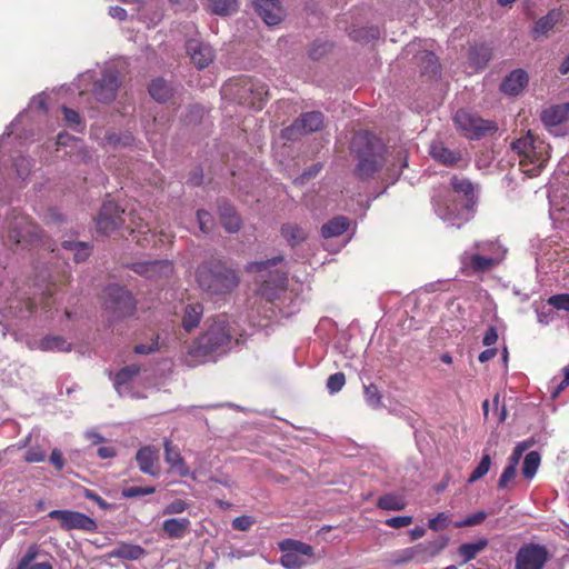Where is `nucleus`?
Returning a JSON list of instances; mask_svg holds the SVG:
<instances>
[{
  "label": "nucleus",
  "mask_w": 569,
  "mask_h": 569,
  "mask_svg": "<svg viewBox=\"0 0 569 569\" xmlns=\"http://www.w3.org/2000/svg\"><path fill=\"white\" fill-rule=\"evenodd\" d=\"M119 84L118 71L106 70L101 79L94 83L93 94L98 101L109 103L116 98Z\"/></svg>",
  "instance_id": "obj_16"
},
{
  "label": "nucleus",
  "mask_w": 569,
  "mask_h": 569,
  "mask_svg": "<svg viewBox=\"0 0 569 569\" xmlns=\"http://www.w3.org/2000/svg\"><path fill=\"white\" fill-rule=\"evenodd\" d=\"M124 214V210L114 201L103 202L96 219L98 232L108 236L120 229L126 223Z\"/></svg>",
  "instance_id": "obj_11"
},
{
  "label": "nucleus",
  "mask_w": 569,
  "mask_h": 569,
  "mask_svg": "<svg viewBox=\"0 0 569 569\" xmlns=\"http://www.w3.org/2000/svg\"><path fill=\"white\" fill-rule=\"evenodd\" d=\"M491 466V458L489 455H483L478 466L473 469L468 478L469 483H473L481 479L489 471Z\"/></svg>",
  "instance_id": "obj_49"
},
{
  "label": "nucleus",
  "mask_w": 569,
  "mask_h": 569,
  "mask_svg": "<svg viewBox=\"0 0 569 569\" xmlns=\"http://www.w3.org/2000/svg\"><path fill=\"white\" fill-rule=\"evenodd\" d=\"M350 152L357 158L353 174L361 181L372 179L387 164L388 148L370 131L362 130L353 134Z\"/></svg>",
  "instance_id": "obj_1"
},
{
  "label": "nucleus",
  "mask_w": 569,
  "mask_h": 569,
  "mask_svg": "<svg viewBox=\"0 0 569 569\" xmlns=\"http://www.w3.org/2000/svg\"><path fill=\"white\" fill-rule=\"evenodd\" d=\"M412 521H413V518L411 516H397V517L388 518L385 521V523L388 527L399 529V528H403V527L411 525Z\"/></svg>",
  "instance_id": "obj_64"
},
{
  "label": "nucleus",
  "mask_w": 569,
  "mask_h": 569,
  "mask_svg": "<svg viewBox=\"0 0 569 569\" xmlns=\"http://www.w3.org/2000/svg\"><path fill=\"white\" fill-rule=\"evenodd\" d=\"M39 552L40 548L38 545H30L14 569H53L50 562H34Z\"/></svg>",
  "instance_id": "obj_32"
},
{
  "label": "nucleus",
  "mask_w": 569,
  "mask_h": 569,
  "mask_svg": "<svg viewBox=\"0 0 569 569\" xmlns=\"http://www.w3.org/2000/svg\"><path fill=\"white\" fill-rule=\"evenodd\" d=\"M365 398H366V401L372 406V407H378L380 406L381 403V395H380V391L378 389V387L373 383H370L368 386H365Z\"/></svg>",
  "instance_id": "obj_54"
},
{
  "label": "nucleus",
  "mask_w": 569,
  "mask_h": 569,
  "mask_svg": "<svg viewBox=\"0 0 569 569\" xmlns=\"http://www.w3.org/2000/svg\"><path fill=\"white\" fill-rule=\"evenodd\" d=\"M257 14L268 26L280 23L284 17V10L280 0H252Z\"/></svg>",
  "instance_id": "obj_17"
},
{
  "label": "nucleus",
  "mask_w": 569,
  "mask_h": 569,
  "mask_svg": "<svg viewBox=\"0 0 569 569\" xmlns=\"http://www.w3.org/2000/svg\"><path fill=\"white\" fill-rule=\"evenodd\" d=\"M421 73L430 78L437 77L440 72L438 57L431 51H423L418 57Z\"/></svg>",
  "instance_id": "obj_35"
},
{
  "label": "nucleus",
  "mask_w": 569,
  "mask_h": 569,
  "mask_svg": "<svg viewBox=\"0 0 569 569\" xmlns=\"http://www.w3.org/2000/svg\"><path fill=\"white\" fill-rule=\"evenodd\" d=\"M430 156L446 167L457 166L462 160V152L459 149H449L441 141L431 143Z\"/></svg>",
  "instance_id": "obj_24"
},
{
  "label": "nucleus",
  "mask_w": 569,
  "mask_h": 569,
  "mask_svg": "<svg viewBox=\"0 0 569 569\" xmlns=\"http://www.w3.org/2000/svg\"><path fill=\"white\" fill-rule=\"evenodd\" d=\"M323 127V114L319 111L302 113L291 126L282 130V137L296 140L302 134L312 133Z\"/></svg>",
  "instance_id": "obj_12"
},
{
  "label": "nucleus",
  "mask_w": 569,
  "mask_h": 569,
  "mask_svg": "<svg viewBox=\"0 0 569 569\" xmlns=\"http://www.w3.org/2000/svg\"><path fill=\"white\" fill-rule=\"evenodd\" d=\"M148 91L150 96L160 103L169 101L173 96L172 86L163 78L153 79L148 87Z\"/></svg>",
  "instance_id": "obj_33"
},
{
  "label": "nucleus",
  "mask_w": 569,
  "mask_h": 569,
  "mask_svg": "<svg viewBox=\"0 0 569 569\" xmlns=\"http://www.w3.org/2000/svg\"><path fill=\"white\" fill-rule=\"evenodd\" d=\"M281 565L287 569H300L313 557V548L302 541L286 539L279 543Z\"/></svg>",
  "instance_id": "obj_9"
},
{
  "label": "nucleus",
  "mask_w": 569,
  "mask_h": 569,
  "mask_svg": "<svg viewBox=\"0 0 569 569\" xmlns=\"http://www.w3.org/2000/svg\"><path fill=\"white\" fill-rule=\"evenodd\" d=\"M488 546L486 538H480L476 542L462 543L458 548V553L462 558V563H467L475 559L479 552L485 550Z\"/></svg>",
  "instance_id": "obj_36"
},
{
  "label": "nucleus",
  "mask_w": 569,
  "mask_h": 569,
  "mask_svg": "<svg viewBox=\"0 0 569 569\" xmlns=\"http://www.w3.org/2000/svg\"><path fill=\"white\" fill-rule=\"evenodd\" d=\"M140 372V368L137 365H131L120 369L114 377V385L117 387L128 383L134 376Z\"/></svg>",
  "instance_id": "obj_48"
},
{
  "label": "nucleus",
  "mask_w": 569,
  "mask_h": 569,
  "mask_svg": "<svg viewBox=\"0 0 569 569\" xmlns=\"http://www.w3.org/2000/svg\"><path fill=\"white\" fill-rule=\"evenodd\" d=\"M547 302L555 309L569 311V293L553 295Z\"/></svg>",
  "instance_id": "obj_58"
},
{
  "label": "nucleus",
  "mask_w": 569,
  "mask_h": 569,
  "mask_svg": "<svg viewBox=\"0 0 569 569\" xmlns=\"http://www.w3.org/2000/svg\"><path fill=\"white\" fill-rule=\"evenodd\" d=\"M209 10L213 14L230 16L238 10L237 0H210Z\"/></svg>",
  "instance_id": "obj_43"
},
{
  "label": "nucleus",
  "mask_w": 569,
  "mask_h": 569,
  "mask_svg": "<svg viewBox=\"0 0 569 569\" xmlns=\"http://www.w3.org/2000/svg\"><path fill=\"white\" fill-rule=\"evenodd\" d=\"M189 508V503L183 499H174L163 509V515H178L184 512Z\"/></svg>",
  "instance_id": "obj_59"
},
{
  "label": "nucleus",
  "mask_w": 569,
  "mask_h": 569,
  "mask_svg": "<svg viewBox=\"0 0 569 569\" xmlns=\"http://www.w3.org/2000/svg\"><path fill=\"white\" fill-rule=\"evenodd\" d=\"M186 49L198 69L207 68L213 61L212 48L197 39L188 40Z\"/></svg>",
  "instance_id": "obj_21"
},
{
  "label": "nucleus",
  "mask_w": 569,
  "mask_h": 569,
  "mask_svg": "<svg viewBox=\"0 0 569 569\" xmlns=\"http://www.w3.org/2000/svg\"><path fill=\"white\" fill-rule=\"evenodd\" d=\"M84 498L96 502L102 510L112 509V505L102 499L97 492L91 489L84 488L82 491Z\"/></svg>",
  "instance_id": "obj_61"
},
{
  "label": "nucleus",
  "mask_w": 569,
  "mask_h": 569,
  "mask_svg": "<svg viewBox=\"0 0 569 569\" xmlns=\"http://www.w3.org/2000/svg\"><path fill=\"white\" fill-rule=\"evenodd\" d=\"M48 517L58 520L60 528L64 531L94 532L98 528L94 519L79 511L54 509L48 513Z\"/></svg>",
  "instance_id": "obj_10"
},
{
  "label": "nucleus",
  "mask_w": 569,
  "mask_h": 569,
  "mask_svg": "<svg viewBox=\"0 0 569 569\" xmlns=\"http://www.w3.org/2000/svg\"><path fill=\"white\" fill-rule=\"evenodd\" d=\"M511 149L518 156L522 171L530 177L539 174L549 158L543 143H537L530 131L512 141Z\"/></svg>",
  "instance_id": "obj_4"
},
{
  "label": "nucleus",
  "mask_w": 569,
  "mask_h": 569,
  "mask_svg": "<svg viewBox=\"0 0 569 569\" xmlns=\"http://www.w3.org/2000/svg\"><path fill=\"white\" fill-rule=\"evenodd\" d=\"M46 459V451L40 447H31L27 450L24 460L29 463L42 462Z\"/></svg>",
  "instance_id": "obj_62"
},
{
  "label": "nucleus",
  "mask_w": 569,
  "mask_h": 569,
  "mask_svg": "<svg viewBox=\"0 0 569 569\" xmlns=\"http://www.w3.org/2000/svg\"><path fill=\"white\" fill-rule=\"evenodd\" d=\"M433 207L440 219L457 227L469 221L475 211V206L458 199L450 190L439 191L433 197Z\"/></svg>",
  "instance_id": "obj_5"
},
{
  "label": "nucleus",
  "mask_w": 569,
  "mask_h": 569,
  "mask_svg": "<svg viewBox=\"0 0 569 569\" xmlns=\"http://www.w3.org/2000/svg\"><path fill=\"white\" fill-rule=\"evenodd\" d=\"M492 50L485 43L471 46L468 52V64L475 71L485 69L491 60Z\"/></svg>",
  "instance_id": "obj_27"
},
{
  "label": "nucleus",
  "mask_w": 569,
  "mask_h": 569,
  "mask_svg": "<svg viewBox=\"0 0 569 569\" xmlns=\"http://www.w3.org/2000/svg\"><path fill=\"white\" fill-rule=\"evenodd\" d=\"M540 119L546 127H557L566 122L569 119V102L546 108Z\"/></svg>",
  "instance_id": "obj_26"
},
{
  "label": "nucleus",
  "mask_w": 569,
  "mask_h": 569,
  "mask_svg": "<svg viewBox=\"0 0 569 569\" xmlns=\"http://www.w3.org/2000/svg\"><path fill=\"white\" fill-rule=\"evenodd\" d=\"M529 76L523 69L511 71L502 81L500 89L511 96H518L527 87Z\"/></svg>",
  "instance_id": "obj_25"
},
{
  "label": "nucleus",
  "mask_w": 569,
  "mask_h": 569,
  "mask_svg": "<svg viewBox=\"0 0 569 569\" xmlns=\"http://www.w3.org/2000/svg\"><path fill=\"white\" fill-rule=\"evenodd\" d=\"M228 89L232 92L239 104L253 110H261L267 101V86L250 78L234 79L228 83Z\"/></svg>",
  "instance_id": "obj_6"
},
{
  "label": "nucleus",
  "mask_w": 569,
  "mask_h": 569,
  "mask_svg": "<svg viewBox=\"0 0 569 569\" xmlns=\"http://www.w3.org/2000/svg\"><path fill=\"white\" fill-rule=\"evenodd\" d=\"M196 282L211 297L232 293L240 284L239 271L221 259L202 261L196 270Z\"/></svg>",
  "instance_id": "obj_2"
},
{
  "label": "nucleus",
  "mask_w": 569,
  "mask_h": 569,
  "mask_svg": "<svg viewBox=\"0 0 569 569\" xmlns=\"http://www.w3.org/2000/svg\"><path fill=\"white\" fill-rule=\"evenodd\" d=\"M547 559L548 552L545 547L526 545L517 552L516 569H542Z\"/></svg>",
  "instance_id": "obj_14"
},
{
  "label": "nucleus",
  "mask_w": 569,
  "mask_h": 569,
  "mask_svg": "<svg viewBox=\"0 0 569 569\" xmlns=\"http://www.w3.org/2000/svg\"><path fill=\"white\" fill-rule=\"evenodd\" d=\"M461 270L465 273L486 272L497 264V261L491 257L481 256L479 253L463 252L460 256Z\"/></svg>",
  "instance_id": "obj_22"
},
{
  "label": "nucleus",
  "mask_w": 569,
  "mask_h": 569,
  "mask_svg": "<svg viewBox=\"0 0 569 569\" xmlns=\"http://www.w3.org/2000/svg\"><path fill=\"white\" fill-rule=\"evenodd\" d=\"M453 121L457 128L468 139H480L498 130V126L495 121L485 120L465 109H460L456 112Z\"/></svg>",
  "instance_id": "obj_8"
},
{
  "label": "nucleus",
  "mask_w": 569,
  "mask_h": 569,
  "mask_svg": "<svg viewBox=\"0 0 569 569\" xmlns=\"http://www.w3.org/2000/svg\"><path fill=\"white\" fill-rule=\"evenodd\" d=\"M422 543H418L413 547L406 548L400 551L399 558L395 561L396 565L405 563L411 560H417L420 562V558L422 557Z\"/></svg>",
  "instance_id": "obj_47"
},
{
  "label": "nucleus",
  "mask_w": 569,
  "mask_h": 569,
  "mask_svg": "<svg viewBox=\"0 0 569 569\" xmlns=\"http://www.w3.org/2000/svg\"><path fill=\"white\" fill-rule=\"evenodd\" d=\"M517 475V466L508 462V466L503 469L499 480H498V489H505L510 481L515 479Z\"/></svg>",
  "instance_id": "obj_56"
},
{
  "label": "nucleus",
  "mask_w": 569,
  "mask_h": 569,
  "mask_svg": "<svg viewBox=\"0 0 569 569\" xmlns=\"http://www.w3.org/2000/svg\"><path fill=\"white\" fill-rule=\"evenodd\" d=\"M281 234L291 247L303 242L308 234L303 228L296 223H284L281 227Z\"/></svg>",
  "instance_id": "obj_37"
},
{
  "label": "nucleus",
  "mask_w": 569,
  "mask_h": 569,
  "mask_svg": "<svg viewBox=\"0 0 569 569\" xmlns=\"http://www.w3.org/2000/svg\"><path fill=\"white\" fill-rule=\"evenodd\" d=\"M407 506V501L401 495L387 493L377 500V507L382 510L400 511Z\"/></svg>",
  "instance_id": "obj_41"
},
{
  "label": "nucleus",
  "mask_w": 569,
  "mask_h": 569,
  "mask_svg": "<svg viewBox=\"0 0 569 569\" xmlns=\"http://www.w3.org/2000/svg\"><path fill=\"white\" fill-rule=\"evenodd\" d=\"M190 525L188 518H170L163 521L162 530L170 539H181L189 531Z\"/></svg>",
  "instance_id": "obj_30"
},
{
  "label": "nucleus",
  "mask_w": 569,
  "mask_h": 569,
  "mask_svg": "<svg viewBox=\"0 0 569 569\" xmlns=\"http://www.w3.org/2000/svg\"><path fill=\"white\" fill-rule=\"evenodd\" d=\"M282 260H283L282 256H276L271 259H267V260H262V261H252V262H249L244 267V270L247 272H262L264 270H268L271 267L279 264Z\"/></svg>",
  "instance_id": "obj_46"
},
{
  "label": "nucleus",
  "mask_w": 569,
  "mask_h": 569,
  "mask_svg": "<svg viewBox=\"0 0 569 569\" xmlns=\"http://www.w3.org/2000/svg\"><path fill=\"white\" fill-rule=\"evenodd\" d=\"M159 458V449L154 446L141 447L136 453L139 470L152 477L160 475Z\"/></svg>",
  "instance_id": "obj_19"
},
{
  "label": "nucleus",
  "mask_w": 569,
  "mask_h": 569,
  "mask_svg": "<svg viewBox=\"0 0 569 569\" xmlns=\"http://www.w3.org/2000/svg\"><path fill=\"white\" fill-rule=\"evenodd\" d=\"M254 523V519L251 516H240L232 520V528L239 531H247Z\"/></svg>",
  "instance_id": "obj_63"
},
{
  "label": "nucleus",
  "mask_w": 569,
  "mask_h": 569,
  "mask_svg": "<svg viewBox=\"0 0 569 569\" xmlns=\"http://www.w3.org/2000/svg\"><path fill=\"white\" fill-rule=\"evenodd\" d=\"M144 552V549L138 545L121 543L111 551V556L124 560H138Z\"/></svg>",
  "instance_id": "obj_39"
},
{
  "label": "nucleus",
  "mask_w": 569,
  "mask_h": 569,
  "mask_svg": "<svg viewBox=\"0 0 569 569\" xmlns=\"http://www.w3.org/2000/svg\"><path fill=\"white\" fill-rule=\"evenodd\" d=\"M451 522L450 516L446 512H439L435 518L429 519L428 528L433 531L445 530Z\"/></svg>",
  "instance_id": "obj_51"
},
{
  "label": "nucleus",
  "mask_w": 569,
  "mask_h": 569,
  "mask_svg": "<svg viewBox=\"0 0 569 569\" xmlns=\"http://www.w3.org/2000/svg\"><path fill=\"white\" fill-rule=\"evenodd\" d=\"M450 186L455 193L463 196L462 200L468 202L469 206H477L478 197L476 187L469 179L453 176L450 180Z\"/></svg>",
  "instance_id": "obj_28"
},
{
  "label": "nucleus",
  "mask_w": 569,
  "mask_h": 569,
  "mask_svg": "<svg viewBox=\"0 0 569 569\" xmlns=\"http://www.w3.org/2000/svg\"><path fill=\"white\" fill-rule=\"evenodd\" d=\"M218 209L223 228L230 233L238 232L241 228L242 221L236 209L227 202L220 203Z\"/></svg>",
  "instance_id": "obj_29"
},
{
  "label": "nucleus",
  "mask_w": 569,
  "mask_h": 569,
  "mask_svg": "<svg viewBox=\"0 0 569 569\" xmlns=\"http://www.w3.org/2000/svg\"><path fill=\"white\" fill-rule=\"evenodd\" d=\"M346 383V376L343 372H336L327 380V388L330 393L339 392Z\"/></svg>",
  "instance_id": "obj_53"
},
{
  "label": "nucleus",
  "mask_w": 569,
  "mask_h": 569,
  "mask_svg": "<svg viewBox=\"0 0 569 569\" xmlns=\"http://www.w3.org/2000/svg\"><path fill=\"white\" fill-rule=\"evenodd\" d=\"M540 465V455L537 451H530L526 455L522 466V475L527 479H531Z\"/></svg>",
  "instance_id": "obj_45"
},
{
  "label": "nucleus",
  "mask_w": 569,
  "mask_h": 569,
  "mask_svg": "<svg viewBox=\"0 0 569 569\" xmlns=\"http://www.w3.org/2000/svg\"><path fill=\"white\" fill-rule=\"evenodd\" d=\"M350 226V220L345 216H337L322 224L320 233L325 239L343 234Z\"/></svg>",
  "instance_id": "obj_31"
},
{
  "label": "nucleus",
  "mask_w": 569,
  "mask_h": 569,
  "mask_svg": "<svg viewBox=\"0 0 569 569\" xmlns=\"http://www.w3.org/2000/svg\"><path fill=\"white\" fill-rule=\"evenodd\" d=\"M199 228L203 233H209L214 227V219L210 212L200 209L197 211Z\"/></svg>",
  "instance_id": "obj_52"
},
{
  "label": "nucleus",
  "mask_w": 569,
  "mask_h": 569,
  "mask_svg": "<svg viewBox=\"0 0 569 569\" xmlns=\"http://www.w3.org/2000/svg\"><path fill=\"white\" fill-rule=\"evenodd\" d=\"M62 113H63L64 121L71 128H73L78 132H82L83 131V126H82V122H81L80 114L76 110L70 109L68 107H62Z\"/></svg>",
  "instance_id": "obj_50"
},
{
  "label": "nucleus",
  "mask_w": 569,
  "mask_h": 569,
  "mask_svg": "<svg viewBox=\"0 0 569 569\" xmlns=\"http://www.w3.org/2000/svg\"><path fill=\"white\" fill-rule=\"evenodd\" d=\"M563 18L565 13L561 8H553L549 10L545 16L535 22L531 29V37L535 40L547 37L549 32L552 31L556 26L563 20Z\"/></svg>",
  "instance_id": "obj_20"
},
{
  "label": "nucleus",
  "mask_w": 569,
  "mask_h": 569,
  "mask_svg": "<svg viewBox=\"0 0 569 569\" xmlns=\"http://www.w3.org/2000/svg\"><path fill=\"white\" fill-rule=\"evenodd\" d=\"M62 248L73 252V260L76 262L86 261L91 254L92 248L87 242L80 241H63L61 243Z\"/></svg>",
  "instance_id": "obj_42"
},
{
  "label": "nucleus",
  "mask_w": 569,
  "mask_h": 569,
  "mask_svg": "<svg viewBox=\"0 0 569 569\" xmlns=\"http://www.w3.org/2000/svg\"><path fill=\"white\" fill-rule=\"evenodd\" d=\"M127 217L130 223L126 226L127 231L132 236V239L141 247H147L154 234L143 220L136 216L133 211L129 212Z\"/></svg>",
  "instance_id": "obj_23"
},
{
  "label": "nucleus",
  "mask_w": 569,
  "mask_h": 569,
  "mask_svg": "<svg viewBox=\"0 0 569 569\" xmlns=\"http://www.w3.org/2000/svg\"><path fill=\"white\" fill-rule=\"evenodd\" d=\"M164 460L171 472L177 473L181 478L191 476L190 468L182 457L178 446L173 445L170 439L163 440Z\"/></svg>",
  "instance_id": "obj_18"
},
{
  "label": "nucleus",
  "mask_w": 569,
  "mask_h": 569,
  "mask_svg": "<svg viewBox=\"0 0 569 569\" xmlns=\"http://www.w3.org/2000/svg\"><path fill=\"white\" fill-rule=\"evenodd\" d=\"M288 278L282 271L276 270L269 273V279L264 280L258 289L257 295L260 300L272 303L282 292L287 290Z\"/></svg>",
  "instance_id": "obj_15"
},
{
  "label": "nucleus",
  "mask_w": 569,
  "mask_h": 569,
  "mask_svg": "<svg viewBox=\"0 0 569 569\" xmlns=\"http://www.w3.org/2000/svg\"><path fill=\"white\" fill-rule=\"evenodd\" d=\"M156 491L154 487H128L121 492L123 498H136L140 496H148Z\"/></svg>",
  "instance_id": "obj_57"
},
{
  "label": "nucleus",
  "mask_w": 569,
  "mask_h": 569,
  "mask_svg": "<svg viewBox=\"0 0 569 569\" xmlns=\"http://www.w3.org/2000/svg\"><path fill=\"white\" fill-rule=\"evenodd\" d=\"M130 269L139 276L150 280L169 278L174 271L173 263L167 259L137 261L130 264Z\"/></svg>",
  "instance_id": "obj_13"
},
{
  "label": "nucleus",
  "mask_w": 569,
  "mask_h": 569,
  "mask_svg": "<svg viewBox=\"0 0 569 569\" xmlns=\"http://www.w3.org/2000/svg\"><path fill=\"white\" fill-rule=\"evenodd\" d=\"M449 543V538L447 536H442L436 540L429 541L427 543H422V557L420 558V563H426L429 559L436 557L440 553Z\"/></svg>",
  "instance_id": "obj_40"
},
{
  "label": "nucleus",
  "mask_w": 569,
  "mask_h": 569,
  "mask_svg": "<svg viewBox=\"0 0 569 569\" xmlns=\"http://www.w3.org/2000/svg\"><path fill=\"white\" fill-rule=\"evenodd\" d=\"M231 333L226 317L218 318L189 347L188 353L201 358L214 352L224 351L231 341Z\"/></svg>",
  "instance_id": "obj_3"
},
{
  "label": "nucleus",
  "mask_w": 569,
  "mask_h": 569,
  "mask_svg": "<svg viewBox=\"0 0 569 569\" xmlns=\"http://www.w3.org/2000/svg\"><path fill=\"white\" fill-rule=\"evenodd\" d=\"M203 315V306L199 302L189 303L184 308L182 327L187 332H191L198 327Z\"/></svg>",
  "instance_id": "obj_34"
},
{
  "label": "nucleus",
  "mask_w": 569,
  "mask_h": 569,
  "mask_svg": "<svg viewBox=\"0 0 569 569\" xmlns=\"http://www.w3.org/2000/svg\"><path fill=\"white\" fill-rule=\"evenodd\" d=\"M349 37L358 42H368L380 37V30L377 27L353 28L349 31Z\"/></svg>",
  "instance_id": "obj_44"
},
{
  "label": "nucleus",
  "mask_w": 569,
  "mask_h": 569,
  "mask_svg": "<svg viewBox=\"0 0 569 569\" xmlns=\"http://www.w3.org/2000/svg\"><path fill=\"white\" fill-rule=\"evenodd\" d=\"M102 300L104 309L114 319L131 317L137 309V302L132 293L118 284L107 286L102 291Z\"/></svg>",
  "instance_id": "obj_7"
},
{
  "label": "nucleus",
  "mask_w": 569,
  "mask_h": 569,
  "mask_svg": "<svg viewBox=\"0 0 569 569\" xmlns=\"http://www.w3.org/2000/svg\"><path fill=\"white\" fill-rule=\"evenodd\" d=\"M487 518V513L485 511H477L467 518H465L462 521H458L455 523L456 528H462V527H472L482 523Z\"/></svg>",
  "instance_id": "obj_55"
},
{
  "label": "nucleus",
  "mask_w": 569,
  "mask_h": 569,
  "mask_svg": "<svg viewBox=\"0 0 569 569\" xmlns=\"http://www.w3.org/2000/svg\"><path fill=\"white\" fill-rule=\"evenodd\" d=\"M133 140L132 136L124 134L121 136L119 133H107L106 141L108 144L117 147V146H129Z\"/></svg>",
  "instance_id": "obj_60"
},
{
  "label": "nucleus",
  "mask_w": 569,
  "mask_h": 569,
  "mask_svg": "<svg viewBox=\"0 0 569 569\" xmlns=\"http://www.w3.org/2000/svg\"><path fill=\"white\" fill-rule=\"evenodd\" d=\"M39 347L42 351L68 352L71 350V343L60 336H47L42 338L39 342Z\"/></svg>",
  "instance_id": "obj_38"
}]
</instances>
